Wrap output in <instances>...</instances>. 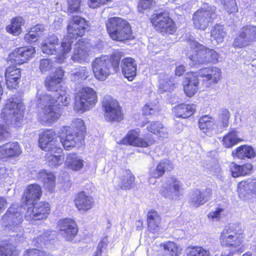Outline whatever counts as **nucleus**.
<instances>
[{"label": "nucleus", "instance_id": "9d476101", "mask_svg": "<svg viewBox=\"0 0 256 256\" xmlns=\"http://www.w3.org/2000/svg\"><path fill=\"white\" fill-rule=\"evenodd\" d=\"M216 12L208 8H200L194 12L192 20L194 28L200 30H205L210 24L214 22Z\"/></svg>", "mask_w": 256, "mask_h": 256}, {"label": "nucleus", "instance_id": "2f4dec72", "mask_svg": "<svg viewBox=\"0 0 256 256\" xmlns=\"http://www.w3.org/2000/svg\"><path fill=\"white\" fill-rule=\"evenodd\" d=\"M242 141V139L238 136V131L232 130L223 136L221 142L224 148H230Z\"/></svg>", "mask_w": 256, "mask_h": 256}, {"label": "nucleus", "instance_id": "e433bc0d", "mask_svg": "<svg viewBox=\"0 0 256 256\" xmlns=\"http://www.w3.org/2000/svg\"><path fill=\"white\" fill-rule=\"evenodd\" d=\"M19 252L8 240L0 242V256H18Z\"/></svg>", "mask_w": 256, "mask_h": 256}, {"label": "nucleus", "instance_id": "864d4df0", "mask_svg": "<svg viewBox=\"0 0 256 256\" xmlns=\"http://www.w3.org/2000/svg\"><path fill=\"white\" fill-rule=\"evenodd\" d=\"M53 63L48 58L42 59L40 62L39 68L42 74L46 73L52 69Z\"/></svg>", "mask_w": 256, "mask_h": 256}, {"label": "nucleus", "instance_id": "f3484780", "mask_svg": "<svg viewBox=\"0 0 256 256\" xmlns=\"http://www.w3.org/2000/svg\"><path fill=\"white\" fill-rule=\"evenodd\" d=\"M60 140L66 150H69L76 145V139L78 138V132H74L72 128L64 127L59 132Z\"/></svg>", "mask_w": 256, "mask_h": 256}, {"label": "nucleus", "instance_id": "a18cd8bd", "mask_svg": "<svg viewBox=\"0 0 256 256\" xmlns=\"http://www.w3.org/2000/svg\"><path fill=\"white\" fill-rule=\"evenodd\" d=\"M154 0H139L138 3V10L139 12L144 14L147 10H150L155 5Z\"/></svg>", "mask_w": 256, "mask_h": 256}, {"label": "nucleus", "instance_id": "6ab92c4d", "mask_svg": "<svg viewBox=\"0 0 256 256\" xmlns=\"http://www.w3.org/2000/svg\"><path fill=\"white\" fill-rule=\"evenodd\" d=\"M60 226V234L62 235L66 240H72L78 232V228L75 221L70 218H66L58 221Z\"/></svg>", "mask_w": 256, "mask_h": 256}, {"label": "nucleus", "instance_id": "f704fd0d", "mask_svg": "<svg viewBox=\"0 0 256 256\" xmlns=\"http://www.w3.org/2000/svg\"><path fill=\"white\" fill-rule=\"evenodd\" d=\"M210 34L212 40H216L218 44L222 43L226 34L224 25L220 24H215L212 26Z\"/></svg>", "mask_w": 256, "mask_h": 256}, {"label": "nucleus", "instance_id": "052dcab7", "mask_svg": "<svg viewBox=\"0 0 256 256\" xmlns=\"http://www.w3.org/2000/svg\"><path fill=\"white\" fill-rule=\"evenodd\" d=\"M10 136V128L6 124L0 125V141L7 139Z\"/></svg>", "mask_w": 256, "mask_h": 256}, {"label": "nucleus", "instance_id": "79ce46f5", "mask_svg": "<svg viewBox=\"0 0 256 256\" xmlns=\"http://www.w3.org/2000/svg\"><path fill=\"white\" fill-rule=\"evenodd\" d=\"M61 81L60 78H56L54 76H48L45 80V86L50 91L58 92L59 84Z\"/></svg>", "mask_w": 256, "mask_h": 256}, {"label": "nucleus", "instance_id": "ea45409f", "mask_svg": "<svg viewBox=\"0 0 256 256\" xmlns=\"http://www.w3.org/2000/svg\"><path fill=\"white\" fill-rule=\"evenodd\" d=\"M46 160L50 167H56L60 165L64 162V156L58 153H50L48 152Z\"/></svg>", "mask_w": 256, "mask_h": 256}, {"label": "nucleus", "instance_id": "4d7b16f0", "mask_svg": "<svg viewBox=\"0 0 256 256\" xmlns=\"http://www.w3.org/2000/svg\"><path fill=\"white\" fill-rule=\"evenodd\" d=\"M9 76H5L6 84L8 88L9 89L16 88V87L17 86L19 82L20 78H14Z\"/></svg>", "mask_w": 256, "mask_h": 256}, {"label": "nucleus", "instance_id": "20e7f679", "mask_svg": "<svg viewBox=\"0 0 256 256\" xmlns=\"http://www.w3.org/2000/svg\"><path fill=\"white\" fill-rule=\"evenodd\" d=\"M190 48L194 52L189 56L193 66L214 64L218 62L220 54L218 52L196 40L192 42Z\"/></svg>", "mask_w": 256, "mask_h": 256}, {"label": "nucleus", "instance_id": "0e129e2a", "mask_svg": "<svg viewBox=\"0 0 256 256\" xmlns=\"http://www.w3.org/2000/svg\"><path fill=\"white\" fill-rule=\"evenodd\" d=\"M42 51L43 53L47 54H53L56 52V46L45 42L42 44Z\"/></svg>", "mask_w": 256, "mask_h": 256}, {"label": "nucleus", "instance_id": "a19ab883", "mask_svg": "<svg viewBox=\"0 0 256 256\" xmlns=\"http://www.w3.org/2000/svg\"><path fill=\"white\" fill-rule=\"evenodd\" d=\"M41 176H42V181L46 188L52 191L55 187V176L52 173L46 172H42Z\"/></svg>", "mask_w": 256, "mask_h": 256}, {"label": "nucleus", "instance_id": "3c124183", "mask_svg": "<svg viewBox=\"0 0 256 256\" xmlns=\"http://www.w3.org/2000/svg\"><path fill=\"white\" fill-rule=\"evenodd\" d=\"M242 168L241 164H238L234 162H232L230 164L229 170L231 176L233 178L242 176Z\"/></svg>", "mask_w": 256, "mask_h": 256}, {"label": "nucleus", "instance_id": "c9c22d12", "mask_svg": "<svg viewBox=\"0 0 256 256\" xmlns=\"http://www.w3.org/2000/svg\"><path fill=\"white\" fill-rule=\"evenodd\" d=\"M240 36L246 38L249 43L256 41V26L251 24L242 26L240 30Z\"/></svg>", "mask_w": 256, "mask_h": 256}, {"label": "nucleus", "instance_id": "aec40b11", "mask_svg": "<svg viewBox=\"0 0 256 256\" xmlns=\"http://www.w3.org/2000/svg\"><path fill=\"white\" fill-rule=\"evenodd\" d=\"M183 83V90L186 96L188 98L193 96L199 88V80L196 72H189L186 73Z\"/></svg>", "mask_w": 256, "mask_h": 256}, {"label": "nucleus", "instance_id": "4be33fe9", "mask_svg": "<svg viewBox=\"0 0 256 256\" xmlns=\"http://www.w3.org/2000/svg\"><path fill=\"white\" fill-rule=\"evenodd\" d=\"M196 111V106L193 104L183 102L178 104L172 108V113L175 118L186 119L194 114Z\"/></svg>", "mask_w": 256, "mask_h": 256}, {"label": "nucleus", "instance_id": "72a5a7b5", "mask_svg": "<svg viewBox=\"0 0 256 256\" xmlns=\"http://www.w3.org/2000/svg\"><path fill=\"white\" fill-rule=\"evenodd\" d=\"M146 130L148 132L160 138H165L168 135L166 128L162 122L158 121L149 122L146 126Z\"/></svg>", "mask_w": 256, "mask_h": 256}, {"label": "nucleus", "instance_id": "5701e85b", "mask_svg": "<svg viewBox=\"0 0 256 256\" xmlns=\"http://www.w3.org/2000/svg\"><path fill=\"white\" fill-rule=\"evenodd\" d=\"M212 190L210 188H206L204 192L200 188H196L194 191L189 203L192 206L198 208L208 202L212 198Z\"/></svg>", "mask_w": 256, "mask_h": 256}, {"label": "nucleus", "instance_id": "5fc2aeb1", "mask_svg": "<svg viewBox=\"0 0 256 256\" xmlns=\"http://www.w3.org/2000/svg\"><path fill=\"white\" fill-rule=\"evenodd\" d=\"M5 76H10L9 77L18 78L21 76V70L20 68H16V66H12L6 68L5 74Z\"/></svg>", "mask_w": 256, "mask_h": 256}, {"label": "nucleus", "instance_id": "13d9d810", "mask_svg": "<svg viewBox=\"0 0 256 256\" xmlns=\"http://www.w3.org/2000/svg\"><path fill=\"white\" fill-rule=\"evenodd\" d=\"M242 176H250L253 173L254 166L250 162H245L241 164Z\"/></svg>", "mask_w": 256, "mask_h": 256}, {"label": "nucleus", "instance_id": "6e6552de", "mask_svg": "<svg viewBox=\"0 0 256 256\" xmlns=\"http://www.w3.org/2000/svg\"><path fill=\"white\" fill-rule=\"evenodd\" d=\"M102 107L104 118L108 122H120L124 120L122 106L112 96H108L104 98Z\"/></svg>", "mask_w": 256, "mask_h": 256}, {"label": "nucleus", "instance_id": "bb28decb", "mask_svg": "<svg viewBox=\"0 0 256 256\" xmlns=\"http://www.w3.org/2000/svg\"><path fill=\"white\" fill-rule=\"evenodd\" d=\"M21 153L18 142H9L0 146V158L17 157Z\"/></svg>", "mask_w": 256, "mask_h": 256}, {"label": "nucleus", "instance_id": "37998d69", "mask_svg": "<svg viewBox=\"0 0 256 256\" xmlns=\"http://www.w3.org/2000/svg\"><path fill=\"white\" fill-rule=\"evenodd\" d=\"M56 232L54 231H46L40 236L37 237L36 242H40V246H42V244H46L54 240L55 238Z\"/></svg>", "mask_w": 256, "mask_h": 256}, {"label": "nucleus", "instance_id": "f257e3e1", "mask_svg": "<svg viewBox=\"0 0 256 256\" xmlns=\"http://www.w3.org/2000/svg\"><path fill=\"white\" fill-rule=\"evenodd\" d=\"M123 56L122 52L116 51L109 56L96 58L92 62V69L96 79L104 81L111 74L118 72L120 62Z\"/></svg>", "mask_w": 256, "mask_h": 256}, {"label": "nucleus", "instance_id": "f8f14e48", "mask_svg": "<svg viewBox=\"0 0 256 256\" xmlns=\"http://www.w3.org/2000/svg\"><path fill=\"white\" fill-rule=\"evenodd\" d=\"M80 16H73L72 20L68 26V34L63 39L61 46L64 53H68L71 50L72 40H76L80 35Z\"/></svg>", "mask_w": 256, "mask_h": 256}, {"label": "nucleus", "instance_id": "4c0bfd02", "mask_svg": "<svg viewBox=\"0 0 256 256\" xmlns=\"http://www.w3.org/2000/svg\"><path fill=\"white\" fill-rule=\"evenodd\" d=\"M24 22V19L22 17H16L12 20L11 24L6 27V30L8 32L12 35L18 36L22 32L21 26Z\"/></svg>", "mask_w": 256, "mask_h": 256}, {"label": "nucleus", "instance_id": "9b49d317", "mask_svg": "<svg viewBox=\"0 0 256 256\" xmlns=\"http://www.w3.org/2000/svg\"><path fill=\"white\" fill-rule=\"evenodd\" d=\"M38 144L40 147L46 152L58 154L62 152L60 144L56 139V132L52 129L44 130L40 134Z\"/></svg>", "mask_w": 256, "mask_h": 256}, {"label": "nucleus", "instance_id": "e2e57ef3", "mask_svg": "<svg viewBox=\"0 0 256 256\" xmlns=\"http://www.w3.org/2000/svg\"><path fill=\"white\" fill-rule=\"evenodd\" d=\"M68 12L72 13L78 10L80 6V0H68Z\"/></svg>", "mask_w": 256, "mask_h": 256}, {"label": "nucleus", "instance_id": "a878e982", "mask_svg": "<svg viewBox=\"0 0 256 256\" xmlns=\"http://www.w3.org/2000/svg\"><path fill=\"white\" fill-rule=\"evenodd\" d=\"M162 218L158 212L154 209L149 210L146 216L148 230L153 234L158 232L161 228Z\"/></svg>", "mask_w": 256, "mask_h": 256}, {"label": "nucleus", "instance_id": "8fccbe9b", "mask_svg": "<svg viewBox=\"0 0 256 256\" xmlns=\"http://www.w3.org/2000/svg\"><path fill=\"white\" fill-rule=\"evenodd\" d=\"M158 112V108L156 104L152 103L146 104L142 108V114L145 116L154 115Z\"/></svg>", "mask_w": 256, "mask_h": 256}, {"label": "nucleus", "instance_id": "2eb2a0df", "mask_svg": "<svg viewBox=\"0 0 256 256\" xmlns=\"http://www.w3.org/2000/svg\"><path fill=\"white\" fill-rule=\"evenodd\" d=\"M124 77L129 82L134 80L137 76L138 66L134 58L130 56L121 58L120 62Z\"/></svg>", "mask_w": 256, "mask_h": 256}, {"label": "nucleus", "instance_id": "603ef678", "mask_svg": "<svg viewBox=\"0 0 256 256\" xmlns=\"http://www.w3.org/2000/svg\"><path fill=\"white\" fill-rule=\"evenodd\" d=\"M53 96L56 98V103H58V105L61 103L62 106H66L70 102V98L66 94L64 91L62 92V93L58 92Z\"/></svg>", "mask_w": 256, "mask_h": 256}, {"label": "nucleus", "instance_id": "69168bd1", "mask_svg": "<svg viewBox=\"0 0 256 256\" xmlns=\"http://www.w3.org/2000/svg\"><path fill=\"white\" fill-rule=\"evenodd\" d=\"M24 256H51L50 254H47L38 249H32L28 251Z\"/></svg>", "mask_w": 256, "mask_h": 256}, {"label": "nucleus", "instance_id": "7ed1b4c3", "mask_svg": "<svg viewBox=\"0 0 256 256\" xmlns=\"http://www.w3.org/2000/svg\"><path fill=\"white\" fill-rule=\"evenodd\" d=\"M244 238V230L238 224H233L224 227L220 233L218 240L222 246L236 250L235 252L232 251L234 254L236 252H243Z\"/></svg>", "mask_w": 256, "mask_h": 256}, {"label": "nucleus", "instance_id": "cd10ccee", "mask_svg": "<svg viewBox=\"0 0 256 256\" xmlns=\"http://www.w3.org/2000/svg\"><path fill=\"white\" fill-rule=\"evenodd\" d=\"M232 154L240 160H252L256 156V152L251 146L242 144L235 148Z\"/></svg>", "mask_w": 256, "mask_h": 256}, {"label": "nucleus", "instance_id": "7c9ffc66", "mask_svg": "<svg viewBox=\"0 0 256 256\" xmlns=\"http://www.w3.org/2000/svg\"><path fill=\"white\" fill-rule=\"evenodd\" d=\"M200 129L206 135L210 136L214 128L215 123L213 118L208 115L200 116L198 120Z\"/></svg>", "mask_w": 256, "mask_h": 256}, {"label": "nucleus", "instance_id": "bf43d9fd", "mask_svg": "<svg viewBox=\"0 0 256 256\" xmlns=\"http://www.w3.org/2000/svg\"><path fill=\"white\" fill-rule=\"evenodd\" d=\"M248 43L246 38H243L240 36V32L238 36L234 39L232 44L235 48H242L245 47Z\"/></svg>", "mask_w": 256, "mask_h": 256}, {"label": "nucleus", "instance_id": "680f3d73", "mask_svg": "<svg viewBox=\"0 0 256 256\" xmlns=\"http://www.w3.org/2000/svg\"><path fill=\"white\" fill-rule=\"evenodd\" d=\"M111 0H88V4L90 7L96 8L108 4Z\"/></svg>", "mask_w": 256, "mask_h": 256}, {"label": "nucleus", "instance_id": "39448f33", "mask_svg": "<svg viewBox=\"0 0 256 256\" xmlns=\"http://www.w3.org/2000/svg\"><path fill=\"white\" fill-rule=\"evenodd\" d=\"M24 109L23 104L18 100L9 98L2 109L1 118L8 124L20 126L23 121Z\"/></svg>", "mask_w": 256, "mask_h": 256}, {"label": "nucleus", "instance_id": "a211bd4d", "mask_svg": "<svg viewBox=\"0 0 256 256\" xmlns=\"http://www.w3.org/2000/svg\"><path fill=\"white\" fill-rule=\"evenodd\" d=\"M97 102V94L93 88L86 87L81 89V112L89 110Z\"/></svg>", "mask_w": 256, "mask_h": 256}, {"label": "nucleus", "instance_id": "c03bdc74", "mask_svg": "<svg viewBox=\"0 0 256 256\" xmlns=\"http://www.w3.org/2000/svg\"><path fill=\"white\" fill-rule=\"evenodd\" d=\"M94 204V198L91 196L84 194L81 191V210L87 211L91 209Z\"/></svg>", "mask_w": 256, "mask_h": 256}, {"label": "nucleus", "instance_id": "dca6fc26", "mask_svg": "<svg viewBox=\"0 0 256 256\" xmlns=\"http://www.w3.org/2000/svg\"><path fill=\"white\" fill-rule=\"evenodd\" d=\"M36 52L33 46L20 47L9 54L8 59L12 63L21 64L34 56Z\"/></svg>", "mask_w": 256, "mask_h": 256}, {"label": "nucleus", "instance_id": "1a4fd4ad", "mask_svg": "<svg viewBox=\"0 0 256 256\" xmlns=\"http://www.w3.org/2000/svg\"><path fill=\"white\" fill-rule=\"evenodd\" d=\"M140 132L136 130H130L126 135L122 138L120 144L131 146L135 147L147 148L155 142V140L148 134L144 138H140Z\"/></svg>", "mask_w": 256, "mask_h": 256}, {"label": "nucleus", "instance_id": "4468645a", "mask_svg": "<svg viewBox=\"0 0 256 256\" xmlns=\"http://www.w3.org/2000/svg\"><path fill=\"white\" fill-rule=\"evenodd\" d=\"M18 208L10 207L2 218V224L14 232L22 230L20 224L22 221V216Z\"/></svg>", "mask_w": 256, "mask_h": 256}, {"label": "nucleus", "instance_id": "09e8293b", "mask_svg": "<svg viewBox=\"0 0 256 256\" xmlns=\"http://www.w3.org/2000/svg\"><path fill=\"white\" fill-rule=\"evenodd\" d=\"M66 162L69 164L70 168L74 170H78L80 169V159L78 158L75 154H69L67 157Z\"/></svg>", "mask_w": 256, "mask_h": 256}, {"label": "nucleus", "instance_id": "49530a36", "mask_svg": "<svg viewBox=\"0 0 256 256\" xmlns=\"http://www.w3.org/2000/svg\"><path fill=\"white\" fill-rule=\"evenodd\" d=\"M222 4L228 14H234L238 12V9L236 0H224Z\"/></svg>", "mask_w": 256, "mask_h": 256}, {"label": "nucleus", "instance_id": "473e14b6", "mask_svg": "<svg viewBox=\"0 0 256 256\" xmlns=\"http://www.w3.org/2000/svg\"><path fill=\"white\" fill-rule=\"evenodd\" d=\"M234 252H228V254L222 253L220 256H233ZM186 256H210V252L209 250L205 248L202 246H196L188 247V250ZM214 256H218L215 254Z\"/></svg>", "mask_w": 256, "mask_h": 256}, {"label": "nucleus", "instance_id": "f03ea898", "mask_svg": "<svg viewBox=\"0 0 256 256\" xmlns=\"http://www.w3.org/2000/svg\"><path fill=\"white\" fill-rule=\"evenodd\" d=\"M105 25L107 33L113 41L126 43L135 38L130 24L122 18H110L106 22Z\"/></svg>", "mask_w": 256, "mask_h": 256}, {"label": "nucleus", "instance_id": "b1692460", "mask_svg": "<svg viewBox=\"0 0 256 256\" xmlns=\"http://www.w3.org/2000/svg\"><path fill=\"white\" fill-rule=\"evenodd\" d=\"M174 169V166L172 162L168 158H165L160 160L156 168L150 170L149 175L151 178L158 179L163 176L166 172H170Z\"/></svg>", "mask_w": 256, "mask_h": 256}, {"label": "nucleus", "instance_id": "c756f323", "mask_svg": "<svg viewBox=\"0 0 256 256\" xmlns=\"http://www.w3.org/2000/svg\"><path fill=\"white\" fill-rule=\"evenodd\" d=\"M41 194L42 190L38 185L31 184L26 188L22 199L26 205H31L40 199Z\"/></svg>", "mask_w": 256, "mask_h": 256}, {"label": "nucleus", "instance_id": "338daca9", "mask_svg": "<svg viewBox=\"0 0 256 256\" xmlns=\"http://www.w3.org/2000/svg\"><path fill=\"white\" fill-rule=\"evenodd\" d=\"M38 36L34 32H32V30L24 36V40L28 42H35L38 40Z\"/></svg>", "mask_w": 256, "mask_h": 256}, {"label": "nucleus", "instance_id": "ddd939ff", "mask_svg": "<svg viewBox=\"0 0 256 256\" xmlns=\"http://www.w3.org/2000/svg\"><path fill=\"white\" fill-rule=\"evenodd\" d=\"M196 74L203 78L202 82L207 88L216 84L222 78V70L216 66L202 68L196 72Z\"/></svg>", "mask_w": 256, "mask_h": 256}, {"label": "nucleus", "instance_id": "0eeeda50", "mask_svg": "<svg viewBox=\"0 0 256 256\" xmlns=\"http://www.w3.org/2000/svg\"><path fill=\"white\" fill-rule=\"evenodd\" d=\"M56 98L48 94H39L37 93L36 104L43 109L44 116L42 120L44 122L51 123L58 119L60 114L56 111Z\"/></svg>", "mask_w": 256, "mask_h": 256}, {"label": "nucleus", "instance_id": "de8ad7c7", "mask_svg": "<svg viewBox=\"0 0 256 256\" xmlns=\"http://www.w3.org/2000/svg\"><path fill=\"white\" fill-rule=\"evenodd\" d=\"M230 113L228 110L222 109L218 116V122L221 128H226L228 126Z\"/></svg>", "mask_w": 256, "mask_h": 256}, {"label": "nucleus", "instance_id": "423d86ee", "mask_svg": "<svg viewBox=\"0 0 256 256\" xmlns=\"http://www.w3.org/2000/svg\"><path fill=\"white\" fill-rule=\"evenodd\" d=\"M153 28L161 35H174L177 31L175 22L165 10L153 13L149 18Z\"/></svg>", "mask_w": 256, "mask_h": 256}, {"label": "nucleus", "instance_id": "412c9836", "mask_svg": "<svg viewBox=\"0 0 256 256\" xmlns=\"http://www.w3.org/2000/svg\"><path fill=\"white\" fill-rule=\"evenodd\" d=\"M31 205L32 206L28 208L26 214L34 220H40L46 218V215L50 210V205L46 202H34Z\"/></svg>", "mask_w": 256, "mask_h": 256}, {"label": "nucleus", "instance_id": "58836bf2", "mask_svg": "<svg viewBox=\"0 0 256 256\" xmlns=\"http://www.w3.org/2000/svg\"><path fill=\"white\" fill-rule=\"evenodd\" d=\"M166 252V254L162 256H178L179 248L178 245L174 242L167 241L160 244Z\"/></svg>", "mask_w": 256, "mask_h": 256}, {"label": "nucleus", "instance_id": "393cba45", "mask_svg": "<svg viewBox=\"0 0 256 256\" xmlns=\"http://www.w3.org/2000/svg\"><path fill=\"white\" fill-rule=\"evenodd\" d=\"M171 183L168 184V187H162L160 190L161 195L165 198H172V193H175V196L180 199V197L182 194H180V191L182 190V183L178 179L172 176L170 178Z\"/></svg>", "mask_w": 256, "mask_h": 256}, {"label": "nucleus", "instance_id": "c85d7f7f", "mask_svg": "<svg viewBox=\"0 0 256 256\" xmlns=\"http://www.w3.org/2000/svg\"><path fill=\"white\" fill-rule=\"evenodd\" d=\"M136 178L130 170L122 171V174L118 177V186L122 190H130L136 185Z\"/></svg>", "mask_w": 256, "mask_h": 256}, {"label": "nucleus", "instance_id": "774afa93", "mask_svg": "<svg viewBox=\"0 0 256 256\" xmlns=\"http://www.w3.org/2000/svg\"><path fill=\"white\" fill-rule=\"evenodd\" d=\"M186 72V66L184 64L176 66L174 70V75L176 76H182Z\"/></svg>", "mask_w": 256, "mask_h": 256}, {"label": "nucleus", "instance_id": "6e6d98bb", "mask_svg": "<svg viewBox=\"0 0 256 256\" xmlns=\"http://www.w3.org/2000/svg\"><path fill=\"white\" fill-rule=\"evenodd\" d=\"M108 242L106 238H103L98 242L96 248V250L93 255V256H102V253L103 252V248H107Z\"/></svg>", "mask_w": 256, "mask_h": 256}]
</instances>
